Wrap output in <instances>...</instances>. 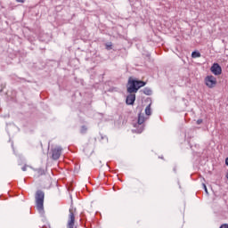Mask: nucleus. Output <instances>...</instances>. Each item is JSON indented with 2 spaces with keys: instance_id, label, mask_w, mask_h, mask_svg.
Wrapping results in <instances>:
<instances>
[{
  "instance_id": "2eb2a0df",
  "label": "nucleus",
  "mask_w": 228,
  "mask_h": 228,
  "mask_svg": "<svg viewBox=\"0 0 228 228\" xmlns=\"http://www.w3.org/2000/svg\"><path fill=\"white\" fill-rule=\"evenodd\" d=\"M101 140H106V142H108V136L106 135H101Z\"/></svg>"
},
{
  "instance_id": "9d476101",
  "label": "nucleus",
  "mask_w": 228,
  "mask_h": 228,
  "mask_svg": "<svg viewBox=\"0 0 228 228\" xmlns=\"http://www.w3.org/2000/svg\"><path fill=\"white\" fill-rule=\"evenodd\" d=\"M144 95H151L152 94V89L150 87H145L144 89L141 90Z\"/></svg>"
},
{
  "instance_id": "1a4fd4ad",
  "label": "nucleus",
  "mask_w": 228,
  "mask_h": 228,
  "mask_svg": "<svg viewBox=\"0 0 228 228\" xmlns=\"http://www.w3.org/2000/svg\"><path fill=\"white\" fill-rule=\"evenodd\" d=\"M151 106H152V103H150L146 108H145V115L147 117H151L152 115V110L151 109Z\"/></svg>"
},
{
  "instance_id": "423d86ee",
  "label": "nucleus",
  "mask_w": 228,
  "mask_h": 228,
  "mask_svg": "<svg viewBox=\"0 0 228 228\" xmlns=\"http://www.w3.org/2000/svg\"><path fill=\"white\" fill-rule=\"evenodd\" d=\"M143 122H145V116L140 112L138 114L137 126H141V127L137 129V133H143Z\"/></svg>"
},
{
  "instance_id": "7ed1b4c3",
  "label": "nucleus",
  "mask_w": 228,
  "mask_h": 228,
  "mask_svg": "<svg viewBox=\"0 0 228 228\" xmlns=\"http://www.w3.org/2000/svg\"><path fill=\"white\" fill-rule=\"evenodd\" d=\"M216 77L213 75H209L205 77V85L208 88H215L216 86Z\"/></svg>"
},
{
  "instance_id": "dca6fc26",
  "label": "nucleus",
  "mask_w": 228,
  "mask_h": 228,
  "mask_svg": "<svg viewBox=\"0 0 228 228\" xmlns=\"http://www.w3.org/2000/svg\"><path fill=\"white\" fill-rule=\"evenodd\" d=\"M202 122H204L202 119H198V120L196 121V124H197L198 126H200V124H202Z\"/></svg>"
},
{
  "instance_id": "a211bd4d",
  "label": "nucleus",
  "mask_w": 228,
  "mask_h": 228,
  "mask_svg": "<svg viewBox=\"0 0 228 228\" xmlns=\"http://www.w3.org/2000/svg\"><path fill=\"white\" fill-rule=\"evenodd\" d=\"M21 170H22L23 172H26V170H28V167H27L26 166H23V167H21Z\"/></svg>"
},
{
  "instance_id": "ddd939ff",
  "label": "nucleus",
  "mask_w": 228,
  "mask_h": 228,
  "mask_svg": "<svg viewBox=\"0 0 228 228\" xmlns=\"http://www.w3.org/2000/svg\"><path fill=\"white\" fill-rule=\"evenodd\" d=\"M36 172H37L38 176L40 175H45V170L42 169V168H37L36 169Z\"/></svg>"
},
{
  "instance_id": "6ab92c4d",
  "label": "nucleus",
  "mask_w": 228,
  "mask_h": 228,
  "mask_svg": "<svg viewBox=\"0 0 228 228\" xmlns=\"http://www.w3.org/2000/svg\"><path fill=\"white\" fill-rule=\"evenodd\" d=\"M203 188H204L206 193H208V187L205 185V183H203Z\"/></svg>"
},
{
  "instance_id": "aec40b11",
  "label": "nucleus",
  "mask_w": 228,
  "mask_h": 228,
  "mask_svg": "<svg viewBox=\"0 0 228 228\" xmlns=\"http://www.w3.org/2000/svg\"><path fill=\"white\" fill-rule=\"evenodd\" d=\"M225 166L228 167V157L225 159Z\"/></svg>"
},
{
  "instance_id": "b1692460",
  "label": "nucleus",
  "mask_w": 228,
  "mask_h": 228,
  "mask_svg": "<svg viewBox=\"0 0 228 228\" xmlns=\"http://www.w3.org/2000/svg\"><path fill=\"white\" fill-rule=\"evenodd\" d=\"M1 92H3V88H0V94H1Z\"/></svg>"
},
{
  "instance_id": "6e6552de",
  "label": "nucleus",
  "mask_w": 228,
  "mask_h": 228,
  "mask_svg": "<svg viewBox=\"0 0 228 228\" xmlns=\"http://www.w3.org/2000/svg\"><path fill=\"white\" fill-rule=\"evenodd\" d=\"M76 222V216L74 215V212H72V209H69V219L68 221V228H74V224Z\"/></svg>"
},
{
  "instance_id": "f03ea898",
  "label": "nucleus",
  "mask_w": 228,
  "mask_h": 228,
  "mask_svg": "<svg viewBox=\"0 0 228 228\" xmlns=\"http://www.w3.org/2000/svg\"><path fill=\"white\" fill-rule=\"evenodd\" d=\"M36 206L39 213H44V199H45V192L42 190H37L35 194Z\"/></svg>"
},
{
  "instance_id": "393cba45",
  "label": "nucleus",
  "mask_w": 228,
  "mask_h": 228,
  "mask_svg": "<svg viewBox=\"0 0 228 228\" xmlns=\"http://www.w3.org/2000/svg\"><path fill=\"white\" fill-rule=\"evenodd\" d=\"M159 158H160V159H164V158H163V157H159Z\"/></svg>"
},
{
  "instance_id": "f8f14e48",
  "label": "nucleus",
  "mask_w": 228,
  "mask_h": 228,
  "mask_svg": "<svg viewBox=\"0 0 228 228\" xmlns=\"http://www.w3.org/2000/svg\"><path fill=\"white\" fill-rule=\"evenodd\" d=\"M201 54L199 51H194L191 53V58H200Z\"/></svg>"
},
{
  "instance_id": "0eeeda50",
  "label": "nucleus",
  "mask_w": 228,
  "mask_h": 228,
  "mask_svg": "<svg viewBox=\"0 0 228 228\" xmlns=\"http://www.w3.org/2000/svg\"><path fill=\"white\" fill-rule=\"evenodd\" d=\"M135 93H129L126 99V104L127 106H133L134 104V101H136V94Z\"/></svg>"
},
{
  "instance_id": "4be33fe9",
  "label": "nucleus",
  "mask_w": 228,
  "mask_h": 228,
  "mask_svg": "<svg viewBox=\"0 0 228 228\" xmlns=\"http://www.w3.org/2000/svg\"><path fill=\"white\" fill-rule=\"evenodd\" d=\"M173 170H174V172H177V167H175Z\"/></svg>"
},
{
  "instance_id": "412c9836",
  "label": "nucleus",
  "mask_w": 228,
  "mask_h": 228,
  "mask_svg": "<svg viewBox=\"0 0 228 228\" xmlns=\"http://www.w3.org/2000/svg\"><path fill=\"white\" fill-rule=\"evenodd\" d=\"M25 0H16L17 3H24Z\"/></svg>"
},
{
  "instance_id": "39448f33",
  "label": "nucleus",
  "mask_w": 228,
  "mask_h": 228,
  "mask_svg": "<svg viewBox=\"0 0 228 228\" xmlns=\"http://www.w3.org/2000/svg\"><path fill=\"white\" fill-rule=\"evenodd\" d=\"M61 147H55L52 149V159L54 161L60 159V156H61Z\"/></svg>"
},
{
  "instance_id": "4468645a",
  "label": "nucleus",
  "mask_w": 228,
  "mask_h": 228,
  "mask_svg": "<svg viewBox=\"0 0 228 228\" xmlns=\"http://www.w3.org/2000/svg\"><path fill=\"white\" fill-rule=\"evenodd\" d=\"M106 49H107V51H111V49H113V45H106Z\"/></svg>"
},
{
  "instance_id": "20e7f679",
  "label": "nucleus",
  "mask_w": 228,
  "mask_h": 228,
  "mask_svg": "<svg viewBox=\"0 0 228 228\" xmlns=\"http://www.w3.org/2000/svg\"><path fill=\"white\" fill-rule=\"evenodd\" d=\"M210 72H212L214 76H220L222 74V66H220L218 62L213 63L210 68Z\"/></svg>"
},
{
  "instance_id": "9b49d317",
  "label": "nucleus",
  "mask_w": 228,
  "mask_h": 228,
  "mask_svg": "<svg viewBox=\"0 0 228 228\" xmlns=\"http://www.w3.org/2000/svg\"><path fill=\"white\" fill-rule=\"evenodd\" d=\"M88 131V126L83 125L81 127H80V133L81 134H86V132Z\"/></svg>"
},
{
  "instance_id": "5701e85b",
  "label": "nucleus",
  "mask_w": 228,
  "mask_h": 228,
  "mask_svg": "<svg viewBox=\"0 0 228 228\" xmlns=\"http://www.w3.org/2000/svg\"><path fill=\"white\" fill-rule=\"evenodd\" d=\"M226 179L228 180V172H227V174H226Z\"/></svg>"
},
{
  "instance_id": "f257e3e1",
  "label": "nucleus",
  "mask_w": 228,
  "mask_h": 228,
  "mask_svg": "<svg viewBox=\"0 0 228 228\" xmlns=\"http://www.w3.org/2000/svg\"><path fill=\"white\" fill-rule=\"evenodd\" d=\"M145 85H147V82L143 80H138L136 78H133V77H130L127 82L126 92L127 94H136L138 90L140 88H142V86H145Z\"/></svg>"
},
{
  "instance_id": "f3484780",
  "label": "nucleus",
  "mask_w": 228,
  "mask_h": 228,
  "mask_svg": "<svg viewBox=\"0 0 228 228\" xmlns=\"http://www.w3.org/2000/svg\"><path fill=\"white\" fill-rule=\"evenodd\" d=\"M219 228H228V224H224Z\"/></svg>"
}]
</instances>
